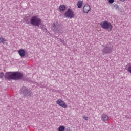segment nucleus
Segmentation results:
<instances>
[{
  "instance_id": "f257e3e1",
  "label": "nucleus",
  "mask_w": 131,
  "mask_h": 131,
  "mask_svg": "<svg viewBox=\"0 0 131 131\" xmlns=\"http://www.w3.org/2000/svg\"><path fill=\"white\" fill-rule=\"evenodd\" d=\"M23 77V74L19 72H6L4 75V78L8 81L18 80L21 79Z\"/></svg>"
},
{
  "instance_id": "0eeeda50",
  "label": "nucleus",
  "mask_w": 131,
  "mask_h": 131,
  "mask_svg": "<svg viewBox=\"0 0 131 131\" xmlns=\"http://www.w3.org/2000/svg\"><path fill=\"white\" fill-rule=\"evenodd\" d=\"M56 104L63 108H67L68 107V106L66 104L65 102L60 99H59L56 101Z\"/></svg>"
},
{
  "instance_id": "b1692460",
  "label": "nucleus",
  "mask_w": 131,
  "mask_h": 131,
  "mask_svg": "<svg viewBox=\"0 0 131 131\" xmlns=\"http://www.w3.org/2000/svg\"><path fill=\"white\" fill-rule=\"evenodd\" d=\"M120 2H126V0H120Z\"/></svg>"
},
{
  "instance_id": "f8f14e48",
  "label": "nucleus",
  "mask_w": 131,
  "mask_h": 131,
  "mask_svg": "<svg viewBox=\"0 0 131 131\" xmlns=\"http://www.w3.org/2000/svg\"><path fill=\"white\" fill-rule=\"evenodd\" d=\"M58 9L59 12H65L66 10V6L64 5H60Z\"/></svg>"
},
{
  "instance_id": "39448f33",
  "label": "nucleus",
  "mask_w": 131,
  "mask_h": 131,
  "mask_svg": "<svg viewBox=\"0 0 131 131\" xmlns=\"http://www.w3.org/2000/svg\"><path fill=\"white\" fill-rule=\"evenodd\" d=\"M100 26L103 29H105V30H110V31H112L113 27L112 24L107 21H102L100 23Z\"/></svg>"
},
{
  "instance_id": "a211bd4d",
  "label": "nucleus",
  "mask_w": 131,
  "mask_h": 131,
  "mask_svg": "<svg viewBox=\"0 0 131 131\" xmlns=\"http://www.w3.org/2000/svg\"><path fill=\"white\" fill-rule=\"evenodd\" d=\"M127 71L129 73L131 74V65H129V66L128 67V68H127Z\"/></svg>"
},
{
  "instance_id": "2eb2a0df",
  "label": "nucleus",
  "mask_w": 131,
  "mask_h": 131,
  "mask_svg": "<svg viewBox=\"0 0 131 131\" xmlns=\"http://www.w3.org/2000/svg\"><path fill=\"white\" fill-rule=\"evenodd\" d=\"M5 41H6V40L5 38L3 37H0V43L4 45Z\"/></svg>"
},
{
  "instance_id": "412c9836",
  "label": "nucleus",
  "mask_w": 131,
  "mask_h": 131,
  "mask_svg": "<svg viewBox=\"0 0 131 131\" xmlns=\"http://www.w3.org/2000/svg\"><path fill=\"white\" fill-rule=\"evenodd\" d=\"M60 42L63 44V45H66V43L64 42V41L62 39H60Z\"/></svg>"
},
{
  "instance_id": "f03ea898",
  "label": "nucleus",
  "mask_w": 131,
  "mask_h": 131,
  "mask_svg": "<svg viewBox=\"0 0 131 131\" xmlns=\"http://www.w3.org/2000/svg\"><path fill=\"white\" fill-rule=\"evenodd\" d=\"M26 24H31L32 26L39 27L41 23V20L37 17H32L30 19H26Z\"/></svg>"
},
{
  "instance_id": "aec40b11",
  "label": "nucleus",
  "mask_w": 131,
  "mask_h": 131,
  "mask_svg": "<svg viewBox=\"0 0 131 131\" xmlns=\"http://www.w3.org/2000/svg\"><path fill=\"white\" fill-rule=\"evenodd\" d=\"M82 118L84 120H86L88 121V117H86V116L84 115L82 116Z\"/></svg>"
},
{
  "instance_id": "9b49d317",
  "label": "nucleus",
  "mask_w": 131,
  "mask_h": 131,
  "mask_svg": "<svg viewBox=\"0 0 131 131\" xmlns=\"http://www.w3.org/2000/svg\"><path fill=\"white\" fill-rule=\"evenodd\" d=\"M101 119L104 122H106L108 121L109 120V117L104 114L101 115Z\"/></svg>"
},
{
  "instance_id": "dca6fc26",
  "label": "nucleus",
  "mask_w": 131,
  "mask_h": 131,
  "mask_svg": "<svg viewBox=\"0 0 131 131\" xmlns=\"http://www.w3.org/2000/svg\"><path fill=\"white\" fill-rule=\"evenodd\" d=\"M45 25L43 24H42V23H40V25L38 27H40L41 29H45Z\"/></svg>"
},
{
  "instance_id": "6e6552de",
  "label": "nucleus",
  "mask_w": 131,
  "mask_h": 131,
  "mask_svg": "<svg viewBox=\"0 0 131 131\" xmlns=\"http://www.w3.org/2000/svg\"><path fill=\"white\" fill-rule=\"evenodd\" d=\"M66 17H74V14L72 9H68V10L64 13Z\"/></svg>"
},
{
  "instance_id": "ddd939ff",
  "label": "nucleus",
  "mask_w": 131,
  "mask_h": 131,
  "mask_svg": "<svg viewBox=\"0 0 131 131\" xmlns=\"http://www.w3.org/2000/svg\"><path fill=\"white\" fill-rule=\"evenodd\" d=\"M83 5V2L82 1H79L77 3V8L81 9Z\"/></svg>"
},
{
  "instance_id": "7ed1b4c3",
  "label": "nucleus",
  "mask_w": 131,
  "mask_h": 131,
  "mask_svg": "<svg viewBox=\"0 0 131 131\" xmlns=\"http://www.w3.org/2000/svg\"><path fill=\"white\" fill-rule=\"evenodd\" d=\"M102 47L103 48L101 49V52L103 55L110 54L113 51V48L110 44L102 45Z\"/></svg>"
},
{
  "instance_id": "6ab92c4d",
  "label": "nucleus",
  "mask_w": 131,
  "mask_h": 131,
  "mask_svg": "<svg viewBox=\"0 0 131 131\" xmlns=\"http://www.w3.org/2000/svg\"><path fill=\"white\" fill-rule=\"evenodd\" d=\"M4 75V74L3 72L0 73V79L3 78Z\"/></svg>"
},
{
  "instance_id": "a878e982",
  "label": "nucleus",
  "mask_w": 131,
  "mask_h": 131,
  "mask_svg": "<svg viewBox=\"0 0 131 131\" xmlns=\"http://www.w3.org/2000/svg\"><path fill=\"white\" fill-rule=\"evenodd\" d=\"M67 131H71V130H70V129H69L68 130H67Z\"/></svg>"
},
{
  "instance_id": "20e7f679",
  "label": "nucleus",
  "mask_w": 131,
  "mask_h": 131,
  "mask_svg": "<svg viewBox=\"0 0 131 131\" xmlns=\"http://www.w3.org/2000/svg\"><path fill=\"white\" fill-rule=\"evenodd\" d=\"M20 93L22 94L24 97H30L33 95L31 90L28 89L26 86H22L20 90Z\"/></svg>"
},
{
  "instance_id": "4be33fe9",
  "label": "nucleus",
  "mask_w": 131,
  "mask_h": 131,
  "mask_svg": "<svg viewBox=\"0 0 131 131\" xmlns=\"http://www.w3.org/2000/svg\"><path fill=\"white\" fill-rule=\"evenodd\" d=\"M115 0H108V3L110 4H113V3H114Z\"/></svg>"
},
{
  "instance_id": "5701e85b",
  "label": "nucleus",
  "mask_w": 131,
  "mask_h": 131,
  "mask_svg": "<svg viewBox=\"0 0 131 131\" xmlns=\"http://www.w3.org/2000/svg\"><path fill=\"white\" fill-rule=\"evenodd\" d=\"M39 86L41 88H45V85H41L40 84L39 85Z\"/></svg>"
},
{
  "instance_id": "4468645a",
  "label": "nucleus",
  "mask_w": 131,
  "mask_h": 131,
  "mask_svg": "<svg viewBox=\"0 0 131 131\" xmlns=\"http://www.w3.org/2000/svg\"><path fill=\"white\" fill-rule=\"evenodd\" d=\"M65 129H66V126H60L58 128V131H64Z\"/></svg>"
},
{
  "instance_id": "423d86ee",
  "label": "nucleus",
  "mask_w": 131,
  "mask_h": 131,
  "mask_svg": "<svg viewBox=\"0 0 131 131\" xmlns=\"http://www.w3.org/2000/svg\"><path fill=\"white\" fill-rule=\"evenodd\" d=\"M61 24L59 21H55L52 25V29L55 32H60V27L61 26Z\"/></svg>"
},
{
  "instance_id": "f3484780",
  "label": "nucleus",
  "mask_w": 131,
  "mask_h": 131,
  "mask_svg": "<svg viewBox=\"0 0 131 131\" xmlns=\"http://www.w3.org/2000/svg\"><path fill=\"white\" fill-rule=\"evenodd\" d=\"M119 6L117 4H114L113 6V8L115 9V10H117V9H118Z\"/></svg>"
},
{
  "instance_id": "393cba45",
  "label": "nucleus",
  "mask_w": 131,
  "mask_h": 131,
  "mask_svg": "<svg viewBox=\"0 0 131 131\" xmlns=\"http://www.w3.org/2000/svg\"><path fill=\"white\" fill-rule=\"evenodd\" d=\"M73 17H70V19H72Z\"/></svg>"
},
{
  "instance_id": "9d476101",
  "label": "nucleus",
  "mask_w": 131,
  "mask_h": 131,
  "mask_svg": "<svg viewBox=\"0 0 131 131\" xmlns=\"http://www.w3.org/2000/svg\"><path fill=\"white\" fill-rule=\"evenodd\" d=\"M19 55L21 57H24L26 55V51L24 49H20L18 51Z\"/></svg>"
},
{
  "instance_id": "1a4fd4ad",
  "label": "nucleus",
  "mask_w": 131,
  "mask_h": 131,
  "mask_svg": "<svg viewBox=\"0 0 131 131\" xmlns=\"http://www.w3.org/2000/svg\"><path fill=\"white\" fill-rule=\"evenodd\" d=\"M91 7L89 5H85L83 7V12L85 14L89 13V11H91Z\"/></svg>"
}]
</instances>
